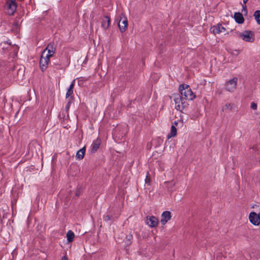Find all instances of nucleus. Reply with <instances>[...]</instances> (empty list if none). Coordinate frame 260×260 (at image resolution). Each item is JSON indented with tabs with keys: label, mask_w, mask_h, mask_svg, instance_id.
Wrapping results in <instances>:
<instances>
[{
	"label": "nucleus",
	"mask_w": 260,
	"mask_h": 260,
	"mask_svg": "<svg viewBox=\"0 0 260 260\" xmlns=\"http://www.w3.org/2000/svg\"><path fill=\"white\" fill-rule=\"evenodd\" d=\"M86 149L85 147H83L78 150L76 154V157L79 160H81L84 158Z\"/></svg>",
	"instance_id": "obj_17"
},
{
	"label": "nucleus",
	"mask_w": 260,
	"mask_h": 260,
	"mask_svg": "<svg viewBox=\"0 0 260 260\" xmlns=\"http://www.w3.org/2000/svg\"><path fill=\"white\" fill-rule=\"evenodd\" d=\"M147 175H148V172L147 173ZM145 181L146 183H148V184H150V178H148V175L146 176Z\"/></svg>",
	"instance_id": "obj_29"
},
{
	"label": "nucleus",
	"mask_w": 260,
	"mask_h": 260,
	"mask_svg": "<svg viewBox=\"0 0 260 260\" xmlns=\"http://www.w3.org/2000/svg\"><path fill=\"white\" fill-rule=\"evenodd\" d=\"M183 97L179 94L174 95V101L175 103V108L180 111H182L187 106V103L184 101Z\"/></svg>",
	"instance_id": "obj_2"
},
{
	"label": "nucleus",
	"mask_w": 260,
	"mask_h": 260,
	"mask_svg": "<svg viewBox=\"0 0 260 260\" xmlns=\"http://www.w3.org/2000/svg\"><path fill=\"white\" fill-rule=\"evenodd\" d=\"M179 90L182 97L186 100H193L196 98L188 85L183 84L180 85Z\"/></svg>",
	"instance_id": "obj_1"
},
{
	"label": "nucleus",
	"mask_w": 260,
	"mask_h": 260,
	"mask_svg": "<svg viewBox=\"0 0 260 260\" xmlns=\"http://www.w3.org/2000/svg\"><path fill=\"white\" fill-rule=\"evenodd\" d=\"M176 134H177V128L174 125H172L171 126V132L168 135V138H170L171 137H174L176 136Z\"/></svg>",
	"instance_id": "obj_19"
},
{
	"label": "nucleus",
	"mask_w": 260,
	"mask_h": 260,
	"mask_svg": "<svg viewBox=\"0 0 260 260\" xmlns=\"http://www.w3.org/2000/svg\"><path fill=\"white\" fill-rule=\"evenodd\" d=\"M233 108V105L231 103L225 104L222 108V111L224 112H229L231 111Z\"/></svg>",
	"instance_id": "obj_18"
},
{
	"label": "nucleus",
	"mask_w": 260,
	"mask_h": 260,
	"mask_svg": "<svg viewBox=\"0 0 260 260\" xmlns=\"http://www.w3.org/2000/svg\"><path fill=\"white\" fill-rule=\"evenodd\" d=\"M240 37L244 41L253 43L255 41L254 33L250 30H245L239 34Z\"/></svg>",
	"instance_id": "obj_3"
},
{
	"label": "nucleus",
	"mask_w": 260,
	"mask_h": 260,
	"mask_svg": "<svg viewBox=\"0 0 260 260\" xmlns=\"http://www.w3.org/2000/svg\"><path fill=\"white\" fill-rule=\"evenodd\" d=\"M14 25H15V26H17L18 25V23L17 22H15L14 23Z\"/></svg>",
	"instance_id": "obj_33"
},
{
	"label": "nucleus",
	"mask_w": 260,
	"mask_h": 260,
	"mask_svg": "<svg viewBox=\"0 0 260 260\" xmlns=\"http://www.w3.org/2000/svg\"><path fill=\"white\" fill-rule=\"evenodd\" d=\"M101 145V140L99 138H97L96 140H94L92 144L91 145V152L94 153L97 150L99 149L100 146Z\"/></svg>",
	"instance_id": "obj_14"
},
{
	"label": "nucleus",
	"mask_w": 260,
	"mask_h": 260,
	"mask_svg": "<svg viewBox=\"0 0 260 260\" xmlns=\"http://www.w3.org/2000/svg\"><path fill=\"white\" fill-rule=\"evenodd\" d=\"M158 220L157 218L154 216H147L146 217V223L151 228L156 227L158 224Z\"/></svg>",
	"instance_id": "obj_10"
},
{
	"label": "nucleus",
	"mask_w": 260,
	"mask_h": 260,
	"mask_svg": "<svg viewBox=\"0 0 260 260\" xmlns=\"http://www.w3.org/2000/svg\"><path fill=\"white\" fill-rule=\"evenodd\" d=\"M50 58V57L45 55V52H42L40 60V67L42 71L44 72L47 68Z\"/></svg>",
	"instance_id": "obj_5"
},
{
	"label": "nucleus",
	"mask_w": 260,
	"mask_h": 260,
	"mask_svg": "<svg viewBox=\"0 0 260 260\" xmlns=\"http://www.w3.org/2000/svg\"><path fill=\"white\" fill-rule=\"evenodd\" d=\"M226 29L221 24H217L210 28V31L214 35L219 34L221 32H224Z\"/></svg>",
	"instance_id": "obj_9"
},
{
	"label": "nucleus",
	"mask_w": 260,
	"mask_h": 260,
	"mask_svg": "<svg viewBox=\"0 0 260 260\" xmlns=\"http://www.w3.org/2000/svg\"><path fill=\"white\" fill-rule=\"evenodd\" d=\"M56 47L54 43H50L43 52H45V55L49 57H52L55 53Z\"/></svg>",
	"instance_id": "obj_6"
},
{
	"label": "nucleus",
	"mask_w": 260,
	"mask_h": 260,
	"mask_svg": "<svg viewBox=\"0 0 260 260\" xmlns=\"http://www.w3.org/2000/svg\"><path fill=\"white\" fill-rule=\"evenodd\" d=\"M118 26L121 31L123 32L125 31L127 27V19L124 18L123 20H122V18H121V20L119 22Z\"/></svg>",
	"instance_id": "obj_15"
},
{
	"label": "nucleus",
	"mask_w": 260,
	"mask_h": 260,
	"mask_svg": "<svg viewBox=\"0 0 260 260\" xmlns=\"http://www.w3.org/2000/svg\"><path fill=\"white\" fill-rule=\"evenodd\" d=\"M75 234L71 230H69L67 234V240L69 242H72L74 238Z\"/></svg>",
	"instance_id": "obj_21"
},
{
	"label": "nucleus",
	"mask_w": 260,
	"mask_h": 260,
	"mask_svg": "<svg viewBox=\"0 0 260 260\" xmlns=\"http://www.w3.org/2000/svg\"><path fill=\"white\" fill-rule=\"evenodd\" d=\"M68 100V103H67L65 109L66 111H68L70 109V107L71 106V105L73 103L74 101V98H71L70 99H67Z\"/></svg>",
	"instance_id": "obj_23"
},
{
	"label": "nucleus",
	"mask_w": 260,
	"mask_h": 260,
	"mask_svg": "<svg viewBox=\"0 0 260 260\" xmlns=\"http://www.w3.org/2000/svg\"><path fill=\"white\" fill-rule=\"evenodd\" d=\"M103 218L105 221L107 222L111 220V216L109 215H104Z\"/></svg>",
	"instance_id": "obj_26"
},
{
	"label": "nucleus",
	"mask_w": 260,
	"mask_h": 260,
	"mask_svg": "<svg viewBox=\"0 0 260 260\" xmlns=\"http://www.w3.org/2000/svg\"><path fill=\"white\" fill-rule=\"evenodd\" d=\"M53 67L56 70H61L64 68V66L60 63V61L56 60L53 62Z\"/></svg>",
	"instance_id": "obj_20"
},
{
	"label": "nucleus",
	"mask_w": 260,
	"mask_h": 260,
	"mask_svg": "<svg viewBox=\"0 0 260 260\" xmlns=\"http://www.w3.org/2000/svg\"><path fill=\"white\" fill-rule=\"evenodd\" d=\"M230 53L234 56H238L239 54V51L237 50H231Z\"/></svg>",
	"instance_id": "obj_25"
},
{
	"label": "nucleus",
	"mask_w": 260,
	"mask_h": 260,
	"mask_svg": "<svg viewBox=\"0 0 260 260\" xmlns=\"http://www.w3.org/2000/svg\"><path fill=\"white\" fill-rule=\"evenodd\" d=\"M248 0H243V4L246 5Z\"/></svg>",
	"instance_id": "obj_32"
},
{
	"label": "nucleus",
	"mask_w": 260,
	"mask_h": 260,
	"mask_svg": "<svg viewBox=\"0 0 260 260\" xmlns=\"http://www.w3.org/2000/svg\"><path fill=\"white\" fill-rule=\"evenodd\" d=\"M253 16L258 24H260V10H256L254 12Z\"/></svg>",
	"instance_id": "obj_22"
},
{
	"label": "nucleus",
	"mask_w": 260,
	"mask_h": 260,
	"mask_svg": "<svg viewBox=\"0 0 260 260\" xmlns=\"http://www.w3.org/2000/svg\"><path fill=\"white\" fill-rule=\"evenodd\" d=\"M62 260H68V258L66 256H63L62 258Z\"/></svg>",
	"instance_id": "obj_31"
},
{
	"label": "nucleus",
	"mask_w": 260,
	"mask_h": 260,
	"mask_svg": "<svg viewBox=\"0 0 260 260\" xmlns=\"http://www.w3.org/2000/svg\"><path fill=\"white\" fill-rule=\"evenodd\" d=\"M6 5L8 8V14L9 15H13L17 8L15 0H7Z\"/></svg>",
	"instance_id": "obj_7"
},
{
	"label": "nucleus",
	"mask_w": 260,
	"mask_h": 260,
	"mask_svg": "<svg viewBox=\"0 0 260 260\" xmlns=\"http://www.w3.org/2000/svg\"><path fill=\"white\" fill-rule=\"evenodd\" d=\"M110 19L108 16H104L102 18L101 26L103 29L106 30L109 27Z\"/></svg>",
	"instance_id": "obj_13"
},
{
	"label": "nucleus",
	"mask_w": 260,
	"mask_h": 260,
	"mask_svg": "<svg viewBox=\"0 0 260 260\" xmlns=\"http://www.w3.org/2000/svg\"><path fill=\"white\" fill-rule=\"evenodd\" d=\"M250 107L253 110H256L257 109V104L254 102H252L251 103Z\"/></svg>",
	"instance_id": "obj_28"
},
{
	"label": "nucleus",
	"mask_w": 260,
	"mask_h": 260,
	"mask_svg": "<svg viewBox=\"0 0 260 260\" xmlns=\"http://www.w3.org/2000/svg\"><path fill=\"white\" fill-rule=\"evenodd\" d=\"M249 219L253 225H258L260 224V214L252 212L249 214Z\"/></svg>",
	"instance_id": "obj_8"
},
{
	"label": "nucleus",
	"mask_w": 260,
	"mask_h": 260,
	"mask_svg": "<svg viewBox=\"0 0 260 260\" xmlns=\"http://www.w3.org/2000/svg\"><path fill=\"white\" fill-rule=\"evenodd\" d=\"M177 124H178V123L176 121H175L173 125H174L175 126Z\"/></svg>",
	"instance_id": "obj_34"
},
{
	"label": "nucleus",
	"mask_w": 260,
	"mask_h": 260,
	"mask_svg": "<svg viewBox=\"0 0 260 260\" xmlns=\"http://www.w3.org/2000/svg\"><path fill=\"white\" fill-rule=\"evenodd\" d=\"M237 82L238 78L237 77H234L228 81L224 85L225 90L230 92H233L236 89Z\"/></svg>",
	"instance_id": "obj_4"
},
{
	"label": "nucleus",
	"mask_w": 260,
	"mask_h": 260,
	"mask_svg": "<svg viewBox=\"0 0 260 260\" xmlns=\"http://www.w3.org/2000/svg\"><path fill=\"white\" fill-rule=\"evenodd\" d=\"M171 218V212L168 211H164L161 214L160 222L162 225H165Z\"/></svg>",
	"instance_id": "obj_11"
},
{
	"label": "nucleus",
	"mask_w": 260,
	"mask_h": 260,
	"mask_svg": "<svg viewBox=\"0 0 260 260\" xmlns=\"http://www.w3.org/2000/svg\"><path fill=\"white\" fill-rule=\"evenodd\" d=\"M75 85V80H74L71 84H70L69 87L67 89V93L66 94V99H70L71 98H74L73 93H74V87Z\"/></svg>",
	"instance_id": "obj_12"
},
{
	"label": "nucleus",
	"mask_w": 260,
	"mask_h": 260,
	"mask_svg": "<svg viewBox=\"0 0 260 260\" xmlns=\"http://www.w3.org/2000/svg\"><path fill=\"white\" fill-rule=\"evenodd\" d=\"M234 19L235 21L239 24H242L244 21V18L240 12H236L234 14Z\"/></svg>",
	"instance_id": "obj_16"
},
{
	"label": "nucleus",
	"mask_w": 260,
	"mask_h": 260,
	"mask_svg": "<svg viewBox=\"0 0 260 260\" xmlns=\"http://www.w3.org/2000/svg\"><path fill=\"white\" fill-rule=\"evenodd\" d=\"M242 9H243V10H244L246 12L247 11L246 5L245 4H243L242 5Z\"/></svg>",
	"instance_id": "obj_30"
},
{
	"label": "nucleus",
	"mask_w": 260,
	"mask_h": 260,
	"mask_svg": "<svg viewBox=\"0 0 260 260\" xmlns=\"http://www.w3.org/2000/svg\"><path fill=\"white\" fill-rule=\"evenodd\" d=\"M133 238L132 235L130 234L129 235H127L126 237V241L125 243L126 244H130L131 243V240Z\"/></svg>",
	"instance_id": "obj_24"
},
{
	"label": "nucleus",
	"mask_w": 260,
	"mask_h": 260,
	"mask_svg": "<svg viewBox=\"0 0 260 260\" xmlns=\"http://www.w3.org/2000/svg\"><path fill=\"white\" fill-rule=\"evenodd\" d=\"M6 45L10 46V44L8 43L7 42H3L1 44V46L2 47V49L5 48V46Z\"/></svg>",
	"instance_id": "obj_27"
}]
</instances>
